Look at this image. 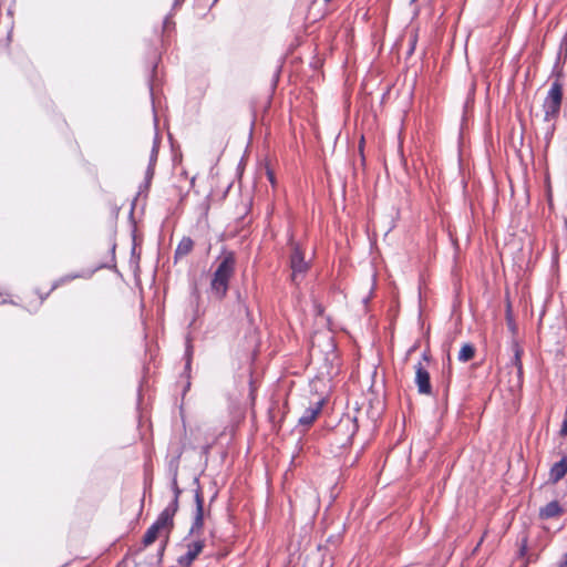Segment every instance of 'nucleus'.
<instances>
[{"label": "nucleus", "instance_id": "1", "mask_svg": "<svg viewBox=\"0 0 567 567\" xmlns=\"http://www.w3.org/2000/svg\"><path fill=\"white\" fill-rule=\"evenodd\" d=\"M175 523H171L166 517L161 514L157 515L155 520L148 526L144 533L141 543L135 547H130L122 561L117 564V567H126L125 561L131 556H135L142 553L146 547L152 545L157 538H161L158 548L155 556L147 557L145 564L153 566H159L163 561L165 550L169 544L171 534L174 530Z\"/></svg>", "mask_w": 567, "mask_h": 567}, {"label": "nucleus", "instance_id": "2", "mask_svg": "<svg viewBox=\"0 0 567 567\" xmlns=\"http://www.w3.org/2000/svg\"><path fill=\"white\" fill-rule=\"evenodd\" d=\"M216 268L210 275L209 291L217 300H224L236 272V255L223 246L215 260Z\"/></svg>", "mask_w": 567, "mask_h": 567}, {"label": "nucleus", "instance_id": "3", "mask_svg": "<svg viewBox=\"0 0 567 567\" xmlns=\"http://www.w3.org/2000/svg\"><path fill=\"white\" fill-rule=\"evenodd\" d=\"M564 87L559 79H556L547 92V95L543 102L544 122L545 127V141L546 146L549 145L554 133L556 131V121L559 117L560 109L563 104Z\"/></svg>", "mask_w": 567, "mask_h": 567}, {"label": "nucleus", "instance_id": "4", "mask_svg": "<svg viewBox=\"0 0 567 567\" xmlns=\"http://www.w3.org/2000/svg\"><path fill=\"white\" fill-rule=\"evenodd\" d=\"M288 264L291 270L290 282L298 287L311 268V264L306 260L305 251L299 243H291Z\"/></svg>", "mask_w": 567, "mask_h": 567}, {"label": "nucleus", "instance_id": "5", "mask_svg": "<svg viewBox=\"0 0 567 567\" xmlns=\"http://www.w3.org/2000/svg\"><path fill=\"white\" fill-rule=\"evenodd\" d=\"M195 509L193 512L192 524L184 542L190 536L200 537L205 528V518L210 516V509L205 508V498L203 492L194 491Z\"/></svg>", "mask_w": 567, "mask_h": 567}, {"label": "nucleus", "instance_id": "6", "mask_svg": "<svg viewBox=\"0 0 567 567\" xmlns=\"http://www.w3.org/2000/svg\"><path fill=\"white\" fill-rule=\"evenodd\" d=\"M513 358L511 364L506 367L508 370V389L511 392L519 391L523 386V350L517 343L513 344Z\"/></svg>", "mask_w": 567, "mask_h": 567}, {"label": "nucleus", "instance_id": "7", "mask_svg": "<svg viewBox=\"0 0 567 567\" xmlns=\"http://www.w3.org/2000/svg\"><path fill=\"white\" fill-rule=\"evenodd\" d=\"M195 353L194 338L190 333H186L184 338V369L181 373V378L185 379V383L183 385L182 395L185 396L186 393L190 390L192 386V369H193V360Z\"/></svg>", "mask_w": 567, "mask_h": 567}, {"label": "nucleus", "instance_id": "8", "mask_svg": "<svg viewBox=\"0 0 567 567\" xmlns=\"http://www.w3.org/2000/svg\"><path fill=\"white\" fill-rule=\"evenodd\" d=\"M153 53H154V58L147 69L146 83H147L148 93H150V97H151V102H152L153 113H154V116L156 117L154 100H155V90L158 85L162 84V78H161L159 71H158L159 64L162 62V56L157 52V50H154Z\"/></svg>", "mask_w": 567, "mask_h": 567}, {"label": "nucleus", "instance_id": "9", "mask_svg": "<svg viewBox=\"0 0 567 567\" xmlns=\"http://www.w3.org/2000/svg\"><path fill=\"white\" fill-rule=\"evenodd\" d=\"M185 547L186 551L181 555L176 561L181 567H192L206 547V540L196 537L188 542L186 540Z\"/></svg>", "mask_w": 567, "mask_h": 567}, {"label": "nucleus", "instance_id": "10", "mask_svg": "<svg viewBox=\"0 0 567 567\" xmlns=\"http://www.w3.org/2000/svg\"><path fill=\"white\" fill-rule=\"evenodd\" d=\"M288 402L286 399L274 398L268 408V419L274 430L279 431L288 413Z\"/></svg>", "mask_w": 567, "mask_h": 567}, {"label": "nucleus", "instance_id": "11", "mask_svg": "<svg viewBox=\"0 0 567 567\" xmlns=\"http://www.w3.org/2000/svg\"><path fill=\"white\" fill-rule=\"evenodd\" d=\"M128 221L131 224V238H132V248H131V265L135 264L138 267L141 252L137 251V246L141 245L142 239L137 238L136 228H135V219H134V203L131 204V209L128 213Z\"/></svg>", "mask_w": 567, "mask_h": 567}, {"label": "nucleus", "instance_id": "12", "mask_svg": "<svg viewBox=\"0 0 567 567\" xmlns=\"http://www.w3.org/2000/svg\"><path fill=\"white\" fill-rule=\"evenodd\" d=\"M415 383H416L419 393L425 394V395L432 394L430 373L421 363H419L415 367Z\"/></svg>", "mask_w": 567, "mask_h": 567}, {"label": "nucleus", "instance_id": "13", "mask_svg": "<svg viewBox=\"0 0 567 567\" xmlns=\"http://www.w3.org/2000/svg\"><path fill=\"white\" fill-rule=\"evenodd\" d=\"M565 513V509L558 501H551L545 506L539 508L538 518L542 520H548L558 518Z\"/></svg>", "mask_w": 567, "mask_h": 567}, {"label": "nucleus", "instance_id": "14", "mask_svg": "<svg viewBox=\"0 0 567 567\" xmlns=\"http://www.w3.org/2000/svg\"><path fill=\"white\" fill-rule=\"evenodd\" d=\"M322 405L323 400L321 399L317 401L315 404H311L309 408H307L303 414L299 417L298 425L310 426L320 414Z\"/></svg>", "mask_w": 567, "mask_h": 567}, {"label": "nucleus", "instance_id": "15", "mask_svg": "<svg viewBox=\"0 0 567 567\" xmlns=\"http://www.w3.org/2000/svg\"><path fill=\"white\" fill-rule=\"evenodd\" d=\"M567 474V456H563V458L556 463H554L549 470L548 481L551 484H557L561 481Z\"/></svg>", "mask_w": 567, "mask_h": 567}, {"label": "nucleus", "instance_id": "16", "mask_svg": "<svg viewBox=\"0 0 567 567\" xmlns=\"http://www.w3.org/2000/svg\"><path fill=\"white\" fill-rule=\"evenodd\" d=\"M154 175H155V168L146 167L145 175H144V181L140 184L138 192H137L135 198L132 202V204L134 203V206L136 205V200H137L138 196L147 197L148 192H150L151 186H152V182H153Z\"/></svg>", "mask_w": 567, "mask_h": 567}, {"label": "nucleus", "instance_id": "17", "mask_svg": "<svg viewBox=\"0 0 567 567\" xmlns=\"http://www.w3.org/2000/svg\"><path fill=\"white\" fill-rule=\"evenodd\" d=\"M111 240H112V244H111V247H110L111 262L110 264L109 262H101L93 270L87 272V277H92L95 271L101 270V269H111V270L117 271V268H116V257H115V250H116L115 233L112 235Z\"/></svg>", "mask_w": 567, "mask_h": 567}, {"label": "nucleus", "instance_id": "18", "mask_svg": "<svg viewBox=\"0 0 567 567\" xmlns=\"http://www.w3.org/2000/svg\"><path fill=\"white\" fill-rule=\"evenodd\" d=\"M194 248V240L190 237L184 236L179 243L177 244V247L174 252L175 261L177 259L188 255Z\"/></svg>", "mask_w": 567, "mask_h": 567}, {"label": "nucleus", "instance_id": "19", "mask_svg": "<svg viewBox=\"0 0 567 567\" xmlns=\"http://www.w3.org/2000/svg\"><path fill=\"white\" fill-rule=\"evenodd\" d=\"M179 498L172 497V499L159 514L166 517V519H168L171 523H175V516L179 511Z\"/></svg>", "mask_w": 567, "mask_h": 567}, {"label": "nucleus", "instance_id": "20", "mask_svg": "<svg viewBox=\"0 0 567 567\" xmlns=\"http://www.w3.org/2000/svg\"><path fill=\"white\" fill-rule=\"evenodd\" d=\"M354 440V427L352 431L348 434L346 440H341L339 436L336 437V447L340 450L338 452V456H341L343 452L350 451L352 443Z\"/></svg>", "mask_w": 567, "mask_h": 567}, {"label": "nucleus", "instance_id": "21", "mask_svg": "<svg viewBox=\"0 0 567 567\" xmlns=\"http://www.w3.org/2000/svg\"><path fill=\"white\" fill-rule=\"evenodd\" d=\"M344 86H346L344 94H343L344 115H346V121L349 122L350 121V112H351V84H350L349 76L346 79Z\"/></svg>", "mask_w": 567, "mask_h": 567}, {"label": "nucleus", "instance_id": "22", "mask_svg": "<svg viewBox=\"0 0 567 567\" xmlns=\"http://www.w3.org/2000/svg\"><path fill=\"white\" fill-rule=\"evenodd\" d=\"M76 278H89L87 277V272L86 274H84V272L68 274V275H65V276L54 280L52 282V286H51V291H54L55 289H58L63 284L69 282V281L73 280V279H76Z\"/></svg>", "mask_w": 567, "mask_h": 567}, {"label": "nucleus", "instance_id": "23", "mask_svg": "<svg viewBox=\"0 0 567 567\" xmlns=\"http://www.w3.org/2000/svg\"><path fill=\"white\" fill-rule=\"evenodd\" d=\"M183 454V450H179L176 455H174L167 462V476H178L179 462Z\"/></svg>", "mask_w": 567, "mask_h": 567}, {"label": "nucleus", "instance_id": "24", "mask_svg": "<svg viewBox=\"0 0 567 567\" xmlns=\"http://www.w3.org/2000/svg\"><path fill=\"white\" fill-rule=\"evenodd\" d=\"M158 152H159V137H158V134L156 133L154 141H153V146L151 150L147 167H153V168L156 167Z\"/></svg>", "mask_w": 567, "mask_h": 567}, {"label": "nucleus", "instance_id": "25", "mask_svg": "<svg viewBox=\"0 0 567 567\" xmlns=\"http://www.w3.org/2000/svg\"><path fill=\"white\" fill-rule=\"evenodd\" d=\"M474 355H475V348H474V346L471 344V343H465L461 348L457 358L462 362H467V361L472 360L474 358Z\"/></svg>", "mask_w": 567, "mask_h": 567}, {"label": "nucleus", "instance_id": "26", "mask_svg": "<svg viewBox=\"0 0 567 567\" xmlns=\"http://www.w3.org/2000/svg\"><path fill=\"white\" fill-rule=\"evenodd\" d=\"M203 315H204V312L199 309V306L196 305V307L193 310V318L187 326V329H188L187 333L193 334L192 330H196L200 326V322H198V321L200 320ZM192 337L194 338V336H192Z\"/></svg>", "mask_w": 567, "mask_h": 567}, {"label": "nucleus", "instance_id": "27", "mask_svg": "<svg viewBox=\"0 0 567 567\" xmlns=\"http://www.w3.org/2000/svg\"><path fill=\"white\" fill-rule=\"evenodd\" d=\"M281 72H282V66L281 65H278L276 68V71L274 72L272 74V79H271V87L272 90H275L280 81V76H281Z\"/></svg>", "mask_w": 567, "mask_h": 567}, {"label": "nucleus", "instance_id": "28", "mask_svg": "<svg viewBox=\"0 0 567 567\" xmlns=\"http://www.w3.org/2000/svg\"><path fill=\"white\" fill-rule=\"evenodd\" d=\"M210 450H212V444H205L200 449V456L204 457L205 467L207 466V463H208V456H209Z\"/></svg>", "mask_w": 567, "mask_h": 567}, {"label": "nucleus", "instance_id": "29", "mask_svg": "<svg viewBox=\"0 0 567 567\" xmlns=\"http://www.w3.org/2000/svg\"><path fill=\"white\" fill-rule=\"evenodd\" d=\"M152 485H153V477H152V475L146 476L145 480H144V495L146 493H148V494L152 493Z\"/></svg>", "mask_w": 567, "mask_h": 567}, {"label": "nucleus", "instance_id": "30", "mask_svg": "<svg viewBox=\"0 0 567 567\" xmlns=\"http://www.w3.org/2000/svg\"><path fill=\"white\" fill-rule=\"evenodd\" d=\"M313 310L316 316H322L324 313V307L318 301L313 302Z\"/></svg>", "mask_w": 567, "mask_h": 567}, {"label": "nucleus", "instance_id": "31", "mask_svg": "<svg viewBox=\"0 0 567 567\" xmlns=\"http://www.w3.org/2000/svg\"><path fill=\"white\" fill-rule=\"evenodd\" d=\"M163 25L164 28H168L169 25H175V22L173 21V13H168L167 16H165L164 20H163Z\"/></svg>", "mask_w": 567, "mask_h": 567}, {"label": "nucleus", "instance_id": "32", "mask_svg": "<svg viewBox=\"0 0 567 567\" xmlns=\"http://www.w3.org/2000/svg\"><path fill=\"white\" fill-rule=\"evenodd\" d=\"M560 435L567 436V406H566V411H565V415H564V421H563V424L560 427Z\"/></svg>", "mask_w": 567, "mask_h": 567}, {"label": "nucleus", "instance_id": "33", "mask_svg": "<svg viewBox=\"0 0 567 567\" xmlns=\"http://www.w3.org/2000/svg\"><path fill=\"white\" fill-rule=\"evenodd\" d=\"M322 61L316 56L312 58V61L310 62V68H312L315 71L319 70L321 68Z\"/></svg>", "mask_w": 567, "mask_h": 567}, {"label": "nucleus", "instance_id": "34", "mask_svg": "<svg viewBox=\"0 0 567 567\" xmlns=\"http://www.w3.org/2000/svg\"><path fill=\"white\" fill-rule=\"evenodd\" d=\"M243 308L245 310V313H246V317H247L248 321L250 323H252L254 322V317H252V313H251L249 307L246 303H243Z\"/></svg>", "mask_w": 567, "mask_h": 567}, {"label": "nucleus", "instance_id": "35", "mask_svg": "<svg viewBox=\"0 0 567 567\" xmlns=\"http://www.w3.org/2000/svg\"><path fill=\"white\" fill-rule=\"evenodd\" d=\"M171 491H172L173 497L179 498V499H181V496L184 493V489L181 486L172 488Z\"/></svg>", "mask_w": 567, "mask_h": 567}, {"label": "nucleus", "instance_id": "36", "mask_svg": "<svg viewBox=\"0 0 567 567\" xmlns=\"http://www.w3.org/2000/svg\"><path fill=\"white\" fill-rule=\"evenodd\" d=\"M51 292H52L51 289L45 293H42L39 289L35 290V293L40 298V305L43 303V301L50 296Z\"/></svg>", "mask_w": 567, "mask_h": 567}, {"label": "nucleus", "instance_id": "37", "mask_svg": "<svg viewBox=\"0 0 567 567\" xmlns=\"http://www.w3.org/2000/svg\"><path fill=\"white\" fill-rule=\"evenodd\" d=\"M192 483L195 486L194 491L203 492L202 486H200V482H199V475H195L193 477V482Z\"/></svg>", "mask_w": 567, "mask_h": 567}, {"label": "nucleus", "instance_id": "38", "mask_svg": "<svg viewBox=\"0 0 567 567\" xmlns=\"http://www.w3.org/2000/svg\"><path fill=\"white\" fill-rule=\"evenodd\" d=\"M169 489L178 487V476H169Z\"/></svg>", "mask_w": 567, "mask_h": 567}, {"label": "nucleus", "instance_id": "39", "mask_svg": "<svg viewBox=\"0 0 567 567\" xmlns=\"http://www.w3.org/2000/svg\"><path fill=\"white\" fill-rule=\"evenodd\" d=\"M185 0H174L173 1V4H172V11H176L178 9L182 8V6L184 4Z\"/></svg>", "mask_w": 567, "mask_h": 567}, {"label": "nucleus", "instance_id": "40", "mask_svg": "<svg viewBox=\"0 0 567 567\" xmlns=\"http://www.w3.org/2000/svg\"><path fill=\"white\" fill-rule=\"evenodd\" d=\"M244 166H245V159H244V157H241V159L239 161L238 166H237V176L241 175Z\"/></svg>", "mask_w": 567, "mask_h": 567}, {"label": "nucleus", "instance_id": "41", "mask_svg": "<svg viewBox=\"0 0 567 567\" xmlns=\"http://www.w3.org/2000/svg\"><path fill=\"white\" fill-rule=\"evenodd\" d=\"M218 497V491H216L209 498V504H208V508L210 509V506L215 503V501L217 499Z\"/></svg>", "mask_w": 567, "mask_h": 567}, {"label": "nucleus", "instance_id": "42", "mask_svg": "<svg viewBox=\"0 0 567 567\" xmlns=\"http://www.w3.org/2000/svg\"><path fill=\"white\" fill-rule=\"evenodd\" d=\"M267 177H268V181L274 185L275 184V176H274V173L270 169L267 171Z\"/></svg>", "mask_w": 567, "mask_h": 567}, {"label": "nucleus", "instance_id": "43", "mask_svg": "<svg viewBox=\"0 0 567 567\" xmlns=\"http://www.w3.org/2000/svg\"><path fill=\"white\" fill-rule=\"evenodd\" d=\"M12 30H13V22L11 23V28L7 34V42L8 44L12 41Z\"/></svg>", "mask_w": 567, "mask_h": 567}, {"label": "nucleus", "instance_id": "44", "mask_svg": "<svg viewBox=\"0 0 567 567\" xmlns=\"http://www.w3.org/2000/svg\"><path fill=\"white\" fill-rule=\"evenodd\" d=\"M349 165L352 168V174L354 175V157L353 155H349Z\"/></svg>", "mask_w": 567, "mask_h": 567}, {"label": "nucleus", "instance_id": "45", "mask_svg": "<svg viewBox=\"0 0 567 567\" xmlns=\"http://www.w3.org/2000/svg\"><path fill=\"white\" fill-rule=\"evenodd\" d=\"M236 298H237V301L240 305V307H243V303H246L245 301H243L241 293L239 290L236 291Z\"/></svg>", "mask_w": 567, "mask_h": 567}, {"label": "nucleus", "instance_id": "46", "mask_svg": "<svg viewBox=\"0 0 567 567\" xmlns=\"http://www.w3.org/2000/svg\"><path fill=\"white\" fill-rule=\"evenodd\" d=\"M566 566H567V553L563 556V559L559 563V567H566Z\"/></svg>", "mask_w": 567, "mask_h": 567}, {"label": "nucleus", "instance_id": "47", "mask_svg": "<svg viewBox=\"0 0 567 567\" xmlns=\"http://www.w3.org/2000/svg\"><path fill=\"white\" fill-rule=\"evenodd\" d=\"M13 14H14V10H13V7L10 6L8 9H7V16L9 18H13Z\"/></svg>", "mask_w": 567, "mask_h": 567}, {"label": "nucleus", "instance_id": "48", "mask_svg": "<svg viewBox=\"0 0 567 567\" xmlns=\"http://www.w3.org/2000/svg\"><path fill=\"white\" fill-rule=\"evenodd\" d=\"M369 298H370V291H368V293L362 297V302L367 303L369 301Z\"/></svg>", "mask_w": 567, "mask_h": 567}, {"label": "nucleus", "instance_id": "49", "mask_svg": "<svg viewBox=\"0 0 567 567\" xmlns=\"http://www.w3.org/2000/svg\"><path fill=\"white\" fill-rule=\"evenodd\" d=\"M231 186H233V183H229V184H228V186H227V187H226V189H225L224 195H226V194L229 192V189L231 188Z\"/></svg>", "mask_w": 567, "mask_h": 567}, {"label": "nucleus", "instance_id": "50", "mask_svg": "<svg viewBox=\"0 0 567 567\" xmlns=\"http://www.w3.org/2000/svg\"><path fill=\"white\" fill-rule=\"evenodd\" d=\"M354 378V370L350 372L349 379L352 380Z\"/></svg>", "mask_w": 567, "mask_h": 567}, {"label": "nucleus", "instance_id": "51", "mask_svg": "<svg viewBox=\"0 0 567 567\" xmlns=\"http://www.w3.org/2000/svg\"><path fill=\"white\" fill-rule=\"evenodd\" d=\"M141 400H142V395H141V392L138 391V394H137V403L138 404H140Z\"/></svg>", "mask_w": 567, "mask_h": 567}, {"label": "nucleus", "instance_id": "52", "mask_svg": "<svg viewBox=\"0 0 567 567\" xmlns=\"http://www.w3.org/2000/svg\"><path fill=\"white\" fill-rule=\"evenodd\" d=\"M181 161H182V159H181V157H179V158H178V162H181ZM173 162H174L175 164L177 163V157H176V156L173 158Z\"/></svg>", "mask_w": 567, "mask_h": 567}, {"label": "nucleus", "instance_id": "53", "mask_svg": "<svg viewBox=\"0 0 567 567\" xmlns=\"http://www.w3.org/2000/svg\"><path fill=\"white\" fill-rule=\"evenodd\" d=\"M194 293H197V287L196 286L193 287V295Z\"/></svg>", "mask_w": 567, "mask_h": 567}, {"label": "nucleus", "instance_id": "54", "mask_svg": "<svg viewBox=\"0 0 567 567\" xmlns=\"http://www.w3.org/2000/svg\"><path fill=\"white\" fill-rule=\"evenodd\" d=\"M190 184H192V186H194V184H195V177H192V179H190Z\"/></svg>", "mask_w": 567, "mask_h": 567}, {"label": "nucleus", "instance_id": "55", "mask_svg": "<svg viewBox=\"0 0 567 567\" xmlns=\"http://www.w3.org/2000/svg\"><path fill=\"white\" fill-rule=\"evenodd\" d=\"M359 153L361 154L362 161H364V156L362 154V150L361 148L359 150Z\"/></svg>", "mask_w": 567, "mask_h": 567}, {"label": "nucleus", "instance_id": "56", "mask_svg": "<svg viewBox=\"0 0 567 567\" xmlns=\"http://www.w3.org/2000/svg\"><path fill=\"white\" fill-rule=\"evenodd\" d=\"M423 359H424V360H429V358H427V354H426V353H424V354H423Z\"/></svg>", "mask_w": 567, "mask_h": 567}, {"label": "nucleus", "instance_id": "57", "mask_svg": "<svg viewBox=\"0 0 567 567\" xmlns=\"http://www.w3.org/2000/svg\"><path fill=\"white\" fill-rule=\"evenodd\" d=\"M205 468H206V467L204 466V468L202 470V472H199V474H198L199 476H200V475H203V473H204Z\"/></svg>", "mask_w": 567, "mask_h": 567}, {"label": "nucleus", "instance_id": "58", "mask_svg": "<svg viewBox=\"0 0 567 567\" xmlns=\"http://www.w3.org/2000/svg\"><path fill=\"white\" fill-rule=\"evenodd\" d=\"M350 466H354V460L350 462Z\"/></svg>", "mask_w": 567, "mask_h": 567}, {"label": "nucleus", "instance_id": "59", "mask_svg": "<svg viewBox=\"0 0 567 567\" xmlns=\"http://www.w3.org/2000/svg\"><path fill=\"white\" fill-rule=\"evenodd\" d=\"M218 1L219 0H213V4L212 6L216 4Z\"/></svg>", "mask_w": 567, "mask_h": 567}, {"label": "nucleus", "instance_id": "60", "mask_svg": "<svg viewBox=\"0 0 567 567\" xmlns=\"http://www.w3.org/2000/svg\"><path fill=\"white\" fill-rule=\"evenodd\" d=\"M326 2H329L330 0H324Z\"/></svg>", "mask_w": 567, "mask_h": 567}, {"label": "nucleus", "instance_id": "61", "mask_svg": "<svg viewBox=\"0 0 567 567\" xmlns=\"http://www.w3.org/2000/svg\"><path fill=\"white\" fill-rule=\"evenodd\" d=\"M412 2H415L416 0H411Z\"/></svg>", "mask_w": 567, "mask_h": 567}]
</instances>
